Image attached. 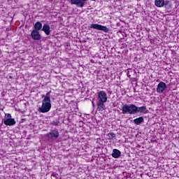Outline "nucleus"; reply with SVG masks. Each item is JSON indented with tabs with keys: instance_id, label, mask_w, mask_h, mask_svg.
I'll list each match as a JSON object with an SVG mask.
<instances>
[{
	"instance_id": "1",
	"label": "nucleus",
	"mask_w": 179,
	"mask_h": 179,
	"mask_svg": "<svg viewBox=\"0 0 179 179\" xmlns=\"http://www.w3.org/2000/svg\"><path fill=\"white\" fill-rule=\"evenodd\" d=\"M107 93H106V92L100 91L98 92V101L96 102V105L99 111H104V110H106V104L104 103H107Z\"/></svg>"
},
{
	"instance_id": "2",
	"label": "nucleus",
	"mask_w": 179,
	"mask_h": 179,
	"mask_svg": "<svg viewBox=\"0 0 179 179\" xmlns=\"http://www.w3.org/2000/svg\"><path fill=\"white\" fill-rule=\"evenodd\" d=\"M122 114H129L132 115L136 114V106L134 103L124 104L121 108Z\"/></svg>"
},
{
	"instance_id": "3",
	"label": "nucleus",
	"mask_w": 179,
	"mask_h": 179,
	"mask_svg": "<svg viewBox=\"0 0 179 179\" xmlns=\"http://www.w3.org/2000/svg\"><path fill=\"white\" fill-rule=\"evenodd\" d=\"M51 110V101H42V106L39 108L40 113H48Z\"/></svg>"
},
{
	"instance_id": "4",
	"label": "nucleus",
	"mask_w": 179,
	"mask_h": 179,
	"mask_svg": "<svg viewBox=\"0 0 179 179\" xmlns=\"http://www.w3.org/2000/svg\"><path fill=\"white\" fill-rule=\"evenodd\" d=\"M90 29H95V30H101L104 33H108L110 31V29L106 26L100 25L99 24H92L90 25Z\"/></svg>"
},
{
	"instance_id": "5",
	"label": "nucleus",
	"mask_w": 179,
	"mask_h": 179,
	"mask_svg": "<svg viewBox=\"0 0 179 179\" xmlns=\"http://www.w3.org/2000/svg\"><path fill=\"white\" fill-rule=\"evenodd\" d=\"M46 136L50 138V139H54V138L55 139H58V138H59V132L58 131V129H53L48 133Z\"/></svg>"
},
{
	"instance_id": "6",
	"label": "nucleus",
	"mask_w": 179,
	"mask_h": 179,
	"mask_svg": "<svg viewBox=\"0 0 179 179\" xmlns=\"http://www.w3.org/2000/svg\"><path fill=\"white\" fill-rule=\"evenodd\" d=\"M31 37L32 40L39 41L41 39V34H40V31L33 29L31 32Z\"/></svg>"
},
{
	"instance_id": "7",
	"label": "nucleus",
	"mask_w": 179,
	"mask_h": 179,
	"mask_svg": "<svg viewBox=\"0 0 179 179\" xmlns=\"http://www.w3.org/2000/svg\"><path fill=\"white\" fill-rule=\"evenodd\" d=\"M166 89H167V85H166V83L162 81L157 85V93H163V92H164Z\"/></svg>"
},
{
	"instance_id": "8",
	"label": "nucleus",
	"mask_w": 179,
	"mask_h": 179,
	"mask_svg": "<svg viewBox=\"0 0 179 179\" xmlns=\"http://www.w3.org/2000/svg\"><path fill=\"white\" fill-rule=\"evenodd\" d=\"M3 124L6 127H13L16 124V120H15V118L6 119L3 121Z\"/></svg>"
},
{
	"instance_id": "9",
	"label": "nucleus",
	"mask_w": 179,
	"mask_h": 179,
	"mask_svg": "<svg viewBox=\"0 0 179 179\" xmlns=\"http://www.w3.org/2000/svg\"><path fill=\"white\" fill-rule=\"evenodd\" d=\"M71 5H76L78 8H83L85 3L81 0H70Z\"/></svg>"
},
{
	"instance_id": "10",
	"label": "nucleus",
	"mask_w": 179,
	"mask_h": 179,
	"mask_svg": "<svg viewBox=\"0 0 179 179\" xmlns=\"http://www.w3.org/2000/svg\"><path fill=\"white\" fill-rule=\"evenodd\" d=\"M155 5L157 8H163V6H167V3L164 1V0H155Z\"/></svg>"
},
{
	"instance_id": "11",
	"label": "nucleus",
	"mask_w": 179,
	"mask_h": 179,
	"mask_svg": "<svg viewBox=\"0 0 179 179\" xmlns=\"http://www.w3.org/2000/svg\"><path fill=\"white\" fill-rule=\"evenodd\" d=\"M136 114H138V113H141V114H148V108H146V106H136Z\"/></svg>"
},
{
	"instance_id": "12",
	"label": "nucleus",
	"mask_w": 179,
	"mask_h": 179,
	"mask_svg": "<svg viewBox=\"0 0 179 179\" xmlns=\"http://www.w3.org/2000/svg\"><path fill=\"white\" fill-rule=\"evenodd\" d=\"M42 31H43L46 36H50V34L51 33L50 25L44 24L42 28Z\"/></svg>"
},
{
	"instance_id": "13",
	"label": "nucleus",
	"mask_w": 179,
	"mask_h": 179,
	"mask_svg": "<svg viewBox=\"0 0 179 179\" xmlns=\"http://www.w3.org/2000/svg\"><path fill=\"white\" fill-rule=\"evenodd\" d=\"M111 155L114 159H119V157H121V151L118 149H113Z\"/></svg>"
},
{
	"instance_id": "14",
	"label": "nucleus",
	"mask_w": 179,
	"mask_h": 179,
	"mask_svg": "<svg viewBox=\"0 0 179 179\" xmlns=\"http://www.w3.org/2000/svg\"><path fill=\"white\" fill-rule=\"evenodd\" d=\"M144 121L145 119H143V117H140L134 119L133 120V122L134 124H135V125H141V124H142V122H144Z\"/></svg>"
},
{
	"instance_id": "15",
	"label": "nucleus",
	"mask_w": 179,
	"mask_h": 179,
	"mask_svg": "<svg viewBox=\"0 0 179 179\" xmlns=\"http://www.w3.org/2000/svg\"><path fill=\"white\" fill-rule=\"evenodd\" d=\"M41 29H43V24H41V22H40L39 21L36 22L34 24V30L40 31V30H41Z\"/></svg>"
},
{
	"instance_id": "16",
	"label": "nucleus",
	"mask_w": 179,
	"mask_h": 179,
	"mask_svg": "<svg viewBox=\"0 0 179 179\" xmlns=\"http://www.w3.org/2000/svg\"><path fill=\"white\" fill-rule=\"evenodd\" d=\"M50 94H51V91H49L46 93L45 96H43L42 97H44L43 100L45 101H51V98L50 97Z\"/></svg>"
},
{
	"instance_id": "17",
	"label": "nucleus",
	"mask_w": 179,
	"mask_h": 179,
	"mask_svg": "<svg viewBox=\"0 0 179 179\" xmlns=\"http://www.w3.org/2000/svg\"><path fill=\"white\" fill-rule=\"evenodd\" d=\"M52 179H61L59 178V175L57 172H53L51 175Z\"/></svg>"
},
{
	"instance_id": "18",
	"label": "nucleus",
	"mask_w": 179,
	"mask_h": 179,
	"mask_svg": "<svg viewBox=\"0 0 179 179\" xmlns=\"http://www.w3.org/2000/svg\"><path fill=\"white\" fill-rule=\"evenodd\" d=\"M108 139H114V138H115V134L114 133H109L108 134Z\"/></svg>"
},
{
	"instance_id": "19",
	"label": "nucleus",
	"mask_w": 179,
	"mask_h": 179,
	"mask_svg": "<svg viewBox=\"0 0 179 179\" xmlns=\"http://www.w3.org/2000/svg\"><path fill=\"white\" fill-rule=\"evenodd\" d=\"M6 117L7 119L12 118V115H10V113H6Z\"/></svg>"
},
{
	"instance_id": "20",
	"label": "nucleus",
	"mask_w": 179,
	"mask_h": 179,
	"mask_svg": "<svg viewBox=\"0 0 179 179\" xmlns=\"http://www.w3.org/2000/svg\"><path fill=\"white\" fill-rule=\"evenodd\" d=\"M127 76H128V78H131V76L129 75V70H127Z\"/></svg>"
},
{
	"instance_id": "21",
	"label": "nucleus",
	"mask_w": 179,
	"mask_h": 179,
	"mask_svg": "<svg viewBox=\"0 0 179 179\" xmlns=\"http://www.w3.org/2000/svg\"><path fill=\"white\" fill-rule=\"evenodd\" d=\"M86 1H87V0H81V2H83L84 5H85V2H86Z\"/></svg>"
},
{
	"instance_id": "22",
	"label": "nucleus",
	"mask_w": 179,
	"mask_h": 179,
	"mask_svg": "<svg viewBox=\"0 0 179 179\" xmlns=\"http://www.w3.org/2000/svg\"><path fill=\"white\" fill-rule=\"evenodd\" d=\"M91 62H93V61H92V60H91Z\"/></svg>"
},
{
	"instance_id": "23",
	"label": "nucleus",
	"mask_w": 179,
	"mask_h": 179,
	"mask_svg": "<svg viewBox=\"0 0 179 179\" xmlns=\"http://www.w3.org/2000/svg\"><path fill=\"white\" fill-rule=\"evenodd\" d=\"M92 1H96V0H92Z\"/></svg>"
}]
</instances>
